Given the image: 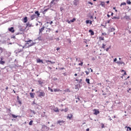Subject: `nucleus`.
Segmentation results:
<instances>
[{
    "label": "nucleus",
    "mask_w": 131,
    "mask_h": 131,
    "mask_svg": "<svg viewBox=\"0 0 131 131\" xmlns=\"http://www.w3.org/2000/svg\"><path fill=\"white\" fill-rule=\"evenodd\" d=\"M37 93H39L38 97H39V98H41V97H45V96L46 95V93H45V92L42 91H37Z\"/></svg>",
    "instance_id": "nucleus-1"
},
{
    "label": "nucleus",
    "mask_w": 131,
    "mask_h": 131,
    "mask_svg": "<svg viewBox=\"0 0 131 131\" xmlns=\"http://www.w3.org/2000/svg\"><path fill=\"white\" fill-rule=\"evenodd\" d=\"M31 42V40H29L27 41V44L29 45V47H32V46H34V45L35 44V43L33 42H32V43Z\"/></svg>",
    "instance_id": "nucleus-2"
},
{
    "label": "nucleus",
    "mask_w": 131,
    "mask_h": 131,
    "mask_svg": "<svg viewBox=\"0 0 131 131\" xmlns=\"http://www.w3.org/2000/svg\"><path fill=\"white\" fill-rule=\"evenodd\" d=\"M93 111H94V115H98V114H100V111H99V110L94 109Z\"/></svg>",
    "instance_id": "nucleus-3"
},
{
    "label": "nucleus",
    "mask_w": 131,
    "mask_h": 131,
    "mask_svg": "<svg viewBox=\"0 0 131 131\" xmlns=\"http://www.w3.org/2000/svg\"><path fill=\"white\" fill-rule=\"evenodd\" d=\"M8 30L10 32H12V33H14V32H15V30H14V27H13L9 28Z\"/></svg>",
    "instance_id": "nucleus-4"
},
{
    "label": "nucleus",
    "mask_w": 131,
    "mask_h": 131,
    "mask_svg": "<svg viewBox=\"0 0 131 131\" xmlns=\"http://www.w3.org/2000/svg\"><path fill=\"white\" fill-rule=\"evenodd\" d=\"M109 32H113L115 31V28H110L108 30Z\"/></svg>",
    "instance_id": "nucleus-5"
},
{
    "label": "nucleus",
    "mask_w": 131,
    "mask_h": 131,
    "mask_svg": "<svg viewBox=\"0 0 131 131\" xmlns=\"http://www.w3.org/2000/svg\"><path fill=\"white\" fill-rule=\"evenodd\" d=\"M73 116V115H72V114H69L67 116V118L70 120L71 119V118H72Z\"/></svg>",
    "instance_id": "nucleus-6"
},
{
    "label": "nucleus",
    "mask_w": 131,
    "mask_h": 131,
    "mask_svg": "<svg viewBox=\"0 0 131 131\" xmlns=\"http://www.w3.org/2000/svg\"><path fill=\"white\" fill-rule=\"evenodd\" d=\"M35 18H36V15H35V14H33L31 16V20H33V19H35Z\"/></svg>",
    "instance_id": "nucleus-7"
},
{
    "label": "nucleus",
    "mask_w": 131,
    "mask_h": 131,
    "mask_svg": "<svg viewBox=\"0 0 131 131\" xmlns=\"http://www.w3.org/2000/svg\"><path fill=\"white\" fill-rule=\"evenodd\" d=\"M30 96L31 97V98H34V96H35V93H30Z\"/></svg>",
    "instance_id": "nucleus-8"
},
{
    "label": "nucleus",
    "mask_w": 131,
    "mask_h": 131,
    "mask_svg": "<svg viewBox=\"0 0 131 131\" xmlns=\"http://www.w3.org/2000/svg\"><path fill=\"white\" fill-rule=\"evenodd\" d=\"M43 30H45V27H42L41 29H39V33H41Z\"/></svg>",
    "instance_id": "nucleus-9"
},
{
    "label": "nucleus",
    "mask_w": 131,
    "mask_h": 131,
    "mask_svg": "<svg viewBox=\"0 0 131 131\" xmlns=\"http://www.w3.org/2000/svg\"><path fill=\"white\" fill-rule=\"evenodd\" d=\"M74 6H77V5H78V1L77 0H75L74 2Z\"/></svg>",
    "instance_id": "nucleus-10"
},
{
    "label": "nucleus",
    "mask_w": 131,
    "mask_h": 131,
    "mask_svg": "<svg viewBox=\"0 0 131 131\" xmlns=\"http://www.w3.org/2000/svg\"><path fill=\"white\" fill-rule=\"evenodd\" d=\"M64 121H57V123H59V124H60V125H62V124H63V123H64Z\"/></svg>",
    "instance_id": "nucleus-11"
},
{
    "label": "nucleus",
    "mask_w": 131,
    "mask_h": 131,
    "mask_svg": "<svg viewBox=\"0 0 131 131\" xmlns=\"http://www.w3.org/2000/svg\"><path fill=\"white\" fill-rule=\"evenodd\" d=\"M89 32L90 33H91V35H94V34H95V33L93 32V30H90L89 31Z\"/></svg>",
    "instance_id": "nucleus-12"
},
{
    "label": "nucleus",
    "mask_w": 131,
    "mask_h": 131,
    "mask_svg": "<svg viewBox=\"0 0 131 131\" xmlns=\"http://www.w3.org/2000/svg\"><path fill=\"white\" fill-rule=\"evenodd\" d=\"M124 18L126 19V20H130V18L129 17V16L125 15Z\"/></svg>",
    "instance_id": "nucleus-13"
},
{
    "label": "nucleus",
    "mask_w": 131,
    "mask_h": 131,
    "mask_svg": "<svg viewBox=\"0 0 131 131\" xmlns=\"http://www.w3.org/2000/svg\"><path fill=\"white\" fill-rule=\"evenodd\" d=\"M0 64L1 65H4V64H6V61L4 60H0Z\"/></svg>",
    "instance_id": "nucleus-14"
},
{
    "label": "nucleus",
    "mask_w": 131,
    "mask_h": 131,
    "mask_svg": "<svg viewBox=\"0 0 131 131\" xmlns=\"http://www.w3.org/2000/svg\"><path fill=\"white\" fill-rule=\"evenodd\" d=\"M86 24H89V23H90V24H92V21L90 20H86Z\"/></svg>",
    "instance_id": "nucleus-15"
},
{
    "label": "nucleus",
    "mask_w": 131,
    "mask_h": 131,
    "mask_svg": "<svg viewBox=\"0 0 131 131\" xmlns=\"http://www.w3.org/2000/svg\"><path fill=\"white\" fill-rule=\"evenodd\" d=\"M38 83L40 84L41 86H42V84H43V81H38Z\"/></svg>",
    "instance_id": "nucleus-16"
},
{
    "label": "nucleus",
    "mask_w": 131,
    "mask_h": 131,
    "mask_svg": "<svg viewBox=\"0 0 131 131\" xmlns=\"http://www.w3.org/2000/svg\"><path fill=\"white\" fill-rule=\"evenodd\" d=\"M48 62H49V63H51V64H55V61L52 62V61L50 60H46V63H48Z\"/></svg>",
    "instance_id": "nucleus-17"
},
{
    "label": "nucleus",
    "mask_w": 131,
    "mask_h": 131,
    "mask_svg": "<svg viewBox=\"0 0 131 131\" xmlns=\"http://www.w3.org/2000/svg\"><path fill=\"white\" fill-rule=\"evenodd\" d=\"M54 112H59V109L57 107H55L53 109Z\"/></svg>",
    "instance_id": "nucleus-18"
},
{
    "label": "nucleus",
    "mask_w": 131,
    "mask_h": 131,
    "mask_svg": "<svg viewBox=\"0 0 131 131\" xmlns=\"http://www.w3.org/2000/svg\"><path fill=\"white\" fill-rule=\"evenodd\" d=\"M27 21H28L27 17L26 16L24 18V23H26Z\"/></svg>",
    "instance_id": "nucleus-19"
},
{
    "label": "nucleus",
    "mask_w": 131,
    "mask_h": 131,
    "mask_svg": "<svg viewBox=\"0 0 131 131\" xmlns=\"http://www.w3.org/2000/svg\"><path fill=\"white\" fill-rule=\"evenodd\" d=\"M35 13L37 15V17H39V16L40 15V14L39 13V12H38V11H35Z\"/></svg>",
    "instance_id": "nucleus-20"
},
{
    "label": "nucleus",
    "mask_w": 131,
    "mask_h": 131,
    "mask_svg": "<svg viewBox=\"0 0 131 131\" xmlns=\"http://www.w3.org/2000/svg\"><path fill=\"white\" fill-rule=\"evenodd\" d=\"M85 81H86V82H87V83H88V84H90V79H89V78H86L85 79Z\"/></svg>",
    "instance_id": "nucleus-21"
},
{
    "label": "nucleus",
    "mask_w": 131,
    "mask_h": 131,
    "mask_svg": "<svg viewBox=\"0 0 131 131\" xmlns=\"http://www.w3.org/2000/svg\"><path fill=\"white\" fill-rule=\"evenodd\" d=\"M126 5V3L125 2H123V3H122L121 4H120V7H122V6H125Z\"/></svg>",
    "instance_id": "nucleus-22"
},
{
    "label": "nucleus",
    "mask_w": 131,
    "mask_h": 131,
    "mask_svg": "<svg viewBox=\"0 0 131 131\" xmlns=\"http://www.w3.org/2000/svg\"><path fill=\"white\" fill-rule=\"evenodd\" d=\"M125 128H127V131H128V129H129V131H131V127H130L125 126Z\"/></svg>",
    "instance_id": "nucleus-23"
},
{
    "label": "nucleus",
    "mask_w": 131,
    "mask_h": 131,
    "mask_svg": "<svg viewBox=\"0 0 131 131\" xmlns=\"http://www.w3.org/2000/svg\"><path fill=\"white\" fill-rule=\"evenodd\" d=\"M54 92H55V93L57 92H61V90H60L59 89H54Z\"/></svg>",
    "instance_id": "nucleus-24"
},
{
    "label": "nucleus",
    "mask_w": 131,
    "mask_h": 131,
    "mask_svg": "<svg viewBox=\"0 0 131 131\" xmlns=\"http://www.w3.org/2000/svg\"><path fill=\"white\" fill-rule=\"evenodd\" d=\"M117 64H124V62L123 61H117Z\"/></svg>",
    "instance_id": "nucleus-25"
},
{
    "label": "nucleus",
    "mask_w": 131,
    "mask_h": 131,
    "mask_svg": "<svg viewBox=\"0 0 131 131\" xmlns=\"http://www.w3.org/2000/svg\"><path fill=\"white\" fill-rule=\"evenodd\" d=\"M12 116L13 118H17L18 117V116H16L14 114H12Z\"/></svg>",
    "instance_id": "nucleus-26"
},
{
    "label": "nucleus",
    "mask_w": 131,
    "mask_h": 131,
    "mask_svg": "<svg viewBox=\"0 0 131 131\" xmlns=\"http://www.w3.org/2000/svg\"><path fill=\"white\" fill-rule=\"evenodd\" d=\"M126 3H127V4L128 5H130V4H131L130 0H127Z\"/></svg>",
    "instance_id": "nucleus-27"
},
{
    "label": "nucleus",
    "mask_w": 131,
    "mask_h": 131,
    "mask_svg": "<svg viewBox=\"0 0 131 131\" xmlns=\"http://www.w3.org/2000/svg\"><path fill=\"white\" fill-rule=\"evenodd\" d=\"M101 6L102 7H105V3L103 2H102L101 3Z\"/></svg>",
    "instance_id": "nucleus-28"
},
{
    "label": "nucleus",
    "mask_w": 131,
    "mask_h": 131,
    "mask_svg": "<svg viewBox=\"0 0 131 131\" xmlns=\"http://www.w3.org/2000/svg\"><path fill=\"white\" fill-rule=\"evenodd\" d=\"M33 123V120H31L29 123V125H32V123Z\"/></svg>",
    "instance_id": "nucleus-29"
},
{
    "label": "nucleus",
    "mask_w": 131,
    "mask_h": 131,
    "mask_svg": "<svg viewBox=\"0 0 131 131\" xmlns=\"http://www.w3.org/2000/svg\"><path fill=\"white\" fill-rule=\"evenodd\" d=\"M41 62H42V60L39 59H37V63H41Z\"/></svg>",
    "instance_id": "nucleus-30"
},
{
    "label": "nucleus",
    "mask_w": 131,
    "mask_h": 131,
    "mask_svg": "<svg viewBox=\"0 0 131 131\" xmlns=\"http://www.w3.org/2000/svg\"><path fill=\"white\" fill-rule=\"evenodd\" d=\"M75 20H76V19L74 18L73 19L70 20V22H71L72 23H73V22H74V21H75Z\"/></svg>",
    "instance_id": "nucleus-31"
},
{
    "label": "nucleus",
    "mask_w": 131,
    "mask_h": 131,
    "mask_svg": "<svg viewBox=\"0 0 131 131\" xmlns=\"http://www.w3.org/2000/svg\"><path fill=\"white\" fill-rule=\"evenodd\" d=\"M105 47H106V45L103 43L102 46V49H105Z\"/></svg>",
    "instance_id": "nucleus-32"
},
{
    "label": "nucleus",
    "mask_w": 131,
    "mask_h": 131,
    "mask_svg": "<svg viewBox=\"0 0 131 131\" xmlns=\"http://www.w3.org/2000/svg\"><path fill=\"white\" fill-rule=\"evenodd\" d=\"M76 102L77 103L78 102V101H80V99L79 98H76Z\"/></svg>",
    "instance_id": "nucleus-33"
},
{
    "label": "nucleus",
    "mask_w": 131,
    "mask_h": 131,
    "mask_svg": "<svg viewBox=\"0 0 131 131\" xmlns=\"http://www.w3.org/2000/svg\"><path fill=\"white\" fill-rule=\"evenodd\" d=\"M27 26L29 27H31V25L29 24V23L26 24Z\"/></svg>",
    "instance_id": "nucleus-34"
},
{
    "label": "nucleus",
    "mask_w": 131,
    "mask_h": 131,
    "mask_svg": "<svg viewBox=\"0 0 131 131\" xmlns=\"http://www.w3.org/2000/svg\"><path fill=\"white\" fill-rule=\"evenodd\" d=\"M99 39L100 40H104V37H99Z\"/></svg>",
    "instance_id": "nucleus-35"
},
{
    "label": "nucleus",
    "mask_w": 131,
    "mask_h": 131,
    "mask_svg": "<svg viewBox=\"0 0 131 131\" xmlns=\"http://www.w3.org/2000/svg\"><path fill=\"white\" fill-rule=\"evenodd\" d=\"M104 127H105L104 125V124L102 123L101 124V128H104Z\"/></svg>",
    "instance_id": "nucleus-36"
},
{
    "label": "nucleus",
    "mask_w": 131,
    "mask_h": 131,
    "mask_svg": "<svg viewBox=\"0 0 131 131\" xmlns=\"http://www.w3.org/2000/svg\"><path fill=\"white\" fill-rule=\"evenodd\" d=\"M0 59H1L0 61H3V60H4V57L1 56Z\"/></svg>",
    "instance_id": "nucleus-37"
},
{
    "label": "nucleus",
    "mask_w": 131,
    "mask_h": 131,
    "mask_svg": "<svg viewBox=\"0 0 131 131\" xmlns=\"http://www.w3.org/2000/svg\"><path fill=\"white\" fill-rule=\"evenodd\" d=\"M68 111V108H66L64 110V112H67Z\"/></svg>",
    "instance_id": "nucleus-38"
},
{
    "label": "nucleus",
    "mask_w": 131,
    "mask_h": 131,
    "mask_svg": "<svg viewBox=\"0 0 131 131\" xmlns=\"http://www.w3.org/2000/svg\"><path fill=\"white\" fill-rule=\"evenodd\" d=\"M88 4H89L90 5H91V6H93V3H92L91 2H88Z\"/></svg>",
    "instance_id": "nucleus-39"
},
{
    "label": "nucleus",
    "mask_w": 131,
    "mask_h": 131,
    "mask_svg": "<svg viewBox=\"0 0 131 131\" xmlns=\"http://www.w3.org/2000/svg\"><path fill=\"white\" fill-rule=\"evenodd\" d=\"M49 90L50 91V92H51V93H53V92H54V90H53V89H50V88H49Z\"/></svg>",
    "instance_id": "nucleus-40"
},
{
    "label": "nucleus",
    "mask_w": 131,
    "mask_h": 131,
    "mask_svg": "<svg viewBox=\"0 0 131 131\" xmlns=\"http://www.w3.org/2000/svg\"><path fill=\"white\" fill-rule=\"evenodd\" d=\"M83 64V62L82 61H81V63H79L78 65L82 66V64Z\"/></svg>",
    "instance_id": "nucleus-41"
},
{
    "label": "nucleus",
    "mask_w": 131,
    "mask_h": 131,
    "mask_svg": "<svg viewBox=\"0 0 131 131\" xmlns=\"http://www.w3.org/2000/svg\"><path fill=\"white\" fill-rule=\"evenodd\" d=\"M67 21L68 22V23L69 24H71V21H70V20H68Z\"/></svg>",
    "instance_id": "nucleus-42"
},
{
    "label": "nucleus",
    "mask_w": 131,
    "mask_h": 131,
    "mask_svg": "<svg viewBox=\"0 0 131 131\" xmlns=\"http://www.w3.org/2000/svg\"><path fill=\"white\" fill-rule=\"evenodd\" d=\"M31 112L32 113H33V114H35V112H34V111L31 110Z\"/></svg>",
    "instance_id": "nucleus-43"
},
{
    "label": "nucleus",
    "mask_w": 131,
    "mask_h": 131,
    "mask_svg": "<svg viewBox=\"0 0 131 131\" xmlns=\"http://www.w3.org/2000/svg\"><path fill=\"white\" fill-rule=\"evenodd\" d=\"M85 72L86 75H89V74H90V72H89L88 71H85Z\"/></svg>",
    "instance_id": "nucleus-44"
},
{
    "label": "nucleus",
    "mask_w": 131,
    "mask_h": 131,
    "mask_svg": "<svg viewBox=\"0 0 131 131\" xmlns=\"http://www.w3.org/2000/svg\"><path fill=\"white\" fill-rule=\"evenodd\" d=\"M128 93H131V89H129L127 91Z\"/></svg>",
    "instance_id": "nucleus-45"
},
{
    "label": "nucleus",
    "mask_w": 131,
    "mask_h": 131,
    "mask_svg": "<svg viewBox=\"0 0 131 131\" xmlns=\"http://www.w3.org/2000/svg\"><path fill=\"white\" fill-rule=\"evenodd\" d=\"M75 90H78V87L77 86V85L75 86Z\"/></svg>",
    "instance_id": "nucleus-46"
},
{
    "label": "nucleus",
    "mask_w": 131,
    "mask_h": 131,
    "mask_svg": "<svg viewBox=\"0 0 131 131\" xmlns=\"http://www.w3.org/2000/svg\"><path fill=\"white\" fill-rule=\"evenodd\" d=\"M0 51H1V53H3V48L0 47Z\"/></svg>",
    "instance_id": "nucleus-47"
},
{
    "label": "nucleus",
    "mask_w": 131,
    "mask_h": 131,
    "mask_svg": "<svg viewBox=\"0 0 131 131\" xmlns=\"http://www.w3.org/2000/svg\"><path fill=\"white\" fill-rule=\"evenodd\" d=\"M102 35H106L107 34H106V33H102Z\"/></svg>",
    "instance_id": "nucleus-48"
},
{
    "label": "nucleus",
    "mask_w": 131,
    "mask_h": 131,
    "mask_svg": "<svg viewBox=\"0 0 131 131\" xmlns=\"http://www.w3.org/2000/svg\"><path fill=\"white\" fill-rule=\"evenodd\" d=\"M117 61V58H115L114 60V62H116Z\"/></svg>",
    "instance_id": "nucleus-49"
},
{
    "label": "nucleus",
    "mask_w": 131,
    "mask_h": 131,
    "mask_svg": "<svg viewBox=\"0 0 131 131\" xmlns=\"http://www.w3.org/2000/svg\"><path fill=\"white\" fill-rule=\"evenodd\" d=\"M48 68L49 69H50V70H52V67H48Z\"/></svg>",
    "instance_id": "nucleus-50"
},
{
    "label": "nucleus",
    "mask_w": 131,
    "mask_h": 131,
    "mask_svg": "<svg viewBox=\"0 0 131 131\" xmlns=\"http://www.w3.org/2000/svg\"><path fill=\"white\" fill-rule=\"evenodd\" d=\"M18 103L19 104H20V105H21V104H22V103L21 102V101L18 100Z\"/></svg>",
    "instance_id": "nucleus-51"
},
{
    "label": "nucleus",
    "mask_w": 131,
    "mask_h": 131,
    "mask_svg": "<svg viewBox=\"0 0 131 131\" xmlns=\"http://www.w3.org/2000/svg\"><path fill=\"white\" fill-rule=\"evenodd\" d=\"M33 105H36V103L34 101H33Z\"/></svg>",
    "instance_id": "nucleus-52"
},
{
    "label": "nucleus",
    "mask_w": 131,
    "mask_h": 131,
    "mask_svg": "<svg viewBox=\"0 0 131 131\" xmlns=\"http://www.w3.org/2000/svg\"><path fill=\"white\" fill-rule=\"evenodd\" d=\"M109 48H107L106 49V52H108V51H109Z\"/></svg>",
    "instance_id": "nucleus-53"
},
{
    "label": "nucleus",
    "mask_w": 131,
    "mask_h": 131,
    "mask_svg": "<svg viewBox=\"0 0 131 131\" xmlns=\"http://www.w3.org/2000/svg\"><path fill=\"white\" fill-rule=\"evenodd\" d=\"M43 126H45V127H46L47 129H49V128L48 126H46V125H43Z\"/></svg>",
    "instance_id": "nucleus-54"
},
{
    "label": "nucleus",
    "mask_w": 131,
    "mask_h": 131,
    "mask_svg": "<svg viewBox=\"0 0 131 131\" xmlns=\"http://www.w3.org/2000/svg\"><path fill=\"white\" fill-rule=\"evenodd\" d=\"M48 11V9H45L44 11H43V13H46V12H47Z\"/></svg>",
    "instance_id": "nucleus-55"
},
{
    "label": "nucleus",
    "mask_w": 131,
    "mask_h": 131,
    "mask_svg": "<svg viewBox=\"0 0 131 131\" xmlns=\"http://www.w3.org/2000/svg\"><path fill=\"white\" fill-rule=\"evenodd\" d=\"M113 19H118V18H117V17H116V16H114V17L113 18Z\"/></svg>",
    "instance_id": "nucleus-56"
},
{
    "label": "nucleus",
    "mask_w": 131,
    "mask_h": 131,
    "mask_svg": "<svg viewBox=\"0 0 131 131\" xmlns=\"http://www.w3.org/2000/svg\"><path fill=\"white\" fill-rule=\"evenodd\" d=\"M52 23H53V21H51L50 23H49V24H50V25H52Z\"/></svg>",
    "instance_id": "nucleus-57"
},
{
    "label": "nucleus",
    "mask_w": 131,
    "mask_h": 131,
    "mask_svg": "<svg viewBox=\"0 0 131 131\" xmlns=\"http://www.w3.org/2000/svg\"><path fill=\"white\" fill-rule=\"evenodd\" d=\"M48 30H49V32H50V31H51V30H52V29L49 28Z\"/></svg>",
    "instance_id": "nucleus-58"
},
{
    "label": "nucleus",
    "mask_w": 131,
    "mask_h": 131,
    "mask_svg": "<svg viewBox=\"0 0 131 131\" xmlns=\"http://www.w3.org/2000/svg\"><path fill=\"white\" fill-rule=\"evenodd\" d=\"M107 16L108 18H110V15L107 14Z\"/></svg>",
    "instance_id": "nucleus-59"
},
{
    "label": "nucleus",
    "mask_w": 131,
    "mask_h": 131,
    "mask_svg": "<svg viewBox=\"0 0 131 131\" xmlns=\"http://www.w3.org/2000/svg\"><path fill=\"white\" fill-rule=\"evenodd\" d=\"M56 50L57 51H59V50H60V48H57Z\"/></svg>",
    "instance_id": "nucleus-60"
},
{
    "label": "nucleus",
    "mask_w": 131,
    "mask_h": 131,
    "mask_svg": "<svg viewBox=\"0 0 131 131\" xmlns=\"http://www.w3.org/2000/svg\"><path fill=\"white\" fill-rule=\"evenodd\" d=\"M124 75H126V72H124Z\"/></svg>",
    "instance_id": "nucleus-61"
},
{
    "label": "nucleus",
    "mask_w": 131,
    "mask_h": 131,
    "mask_svg": "<svg viewBox=\"0 0 131 131\" xmlns=\"http://www.w3.org/2000/svg\"><path fill=\"white\" fill-rule=\"evenodd\" d=\"M86 131H90V128H87V129H86Z\"/></svg>",
    "instance_id": "nucleus-62"
},
{
    "label": "nucleus",
    "mask_w": 131,
    "mask_h": 131,
    "mask_svg": "<svg viewBox=\"0 0 131 131\" xmlns=\"http://www.w3.org/2000/svg\"><path fill=\"white\" fill-rule=\"evenodd\" d=\"M109 120H110V121H111V120H112V119L110 117V118H109Z\"/></svg>",
    "instance_id": "nucleus-63"
},
{
    "label": "nucleus",
    "mask_w": 131,
    "mask_h": 131,
    "mask_svg": "<svg viewBox=\"0 0 131 131\" xmlns=\"http://www.w3.org/2000/svg\"><path fill=\"white\" fill-rule=\"evenodd\" d=\"M116 117L115 116H113V118H115Z\"/></svg>",
    "instance_id": "nucleus-64"
}]
</instances>
